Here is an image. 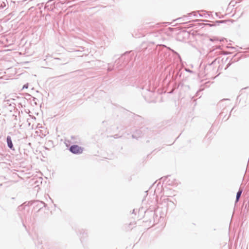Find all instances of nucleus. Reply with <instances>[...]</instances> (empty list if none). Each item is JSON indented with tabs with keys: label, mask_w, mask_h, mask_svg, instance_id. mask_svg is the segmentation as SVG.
I'll return each mask as SVG.
<instances>
[{
	"label": "nucleus",
	"mask_w": 249,
	"mask_h": 249,
	"mask_svg": "<svg viewBox=\"0 0 249 249\" xmlns=\"http://www.w3.org/2000/svg\"><path fill=\"white\" fill-rule=\"evenodd\" d=\"M70 150L73 154H79L83 152V149L78 145H73L70 147Z\"/></svg>",
	"instance_id": "f257e3e1"
},
{
	"label": "nucleus",
	"mask_w": 249,
	"mask_h": 249,
	"mask_svg": "<svg viewBox=\"0 0 249 249\" xmlns=\"http://www.w3.org/2000/svg\"><path fill=\"white\" fill-rule=\"evenodd\" d=\"M7 142L8 147L10 149L13 148V145L11 138L9 136L7 137Z\"/></svg>",
	"instance_id": "f03ea898"
},
{
	"label": "nucleus",
	"mask_w": 249,
	"mask_h": 249,
	"mask_svg": "<svg viewBox=\"0 0 249 249\" xmlns=\"http://www.w3.org/2000/svg\"><path fill=\"white\" fill-rule=\"evenodd\" d=\"M242 190H239L236 195V202L238 201L239 198H240L241 195L242 194Z\"/></svg>",
	"instance_id": "7ed1b4c3"
},
{
	"label": "nucleus",
	"mask_w": 249,
	"mask_h": 249,
	"mask_svg": "<svg viewBox=\"0 0 249 249\" xmlns=\"http://www.w3.org/2000/svg\"><path fill=\"white\" fill-rule=\"evenodd\" d=\"M23 88H27V86L26 87V86H24Z\"/></svg>",
	"instance_id": "20e7f679"
}]
</instances>
